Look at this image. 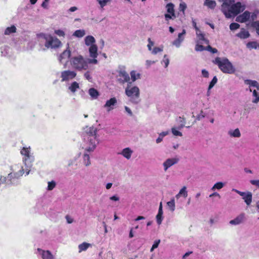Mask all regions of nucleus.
Segmentation results:
<instances>
[{"mask_svg": "<svg viewBox=\"0 0 259 259\" xmlns=\"http://www.w3.org/2000/svg\"><path fill=\"white\" fill-rule=\"evenodd\" d=\"M222 2L221 10L226 18H230L232 16H236L245 9V6L242 5L240 2L234 4V0H219Z\"/></svg>", "mask_w": 259, "mask_h": 259, "instance_id": "obj_1", "label": "nucleus"}, {"mask_svg": "<svg viewBox=\"0 0 259 259\" xmlns=\"http://www.w3.org/2000/svg\"><path fill=\"white\" fill-rule=\"evenodd\" d=\"M97 130L94 127H87L84 133V139L89 141V146L87 148L88 152L93 151L98 143L96 137Z\"/></svg>", "mask_w": 259, "mask_h": 259, "instance_id": "obj_2", "label": "nucleus"}, {"mask_svg": "<svg viewBox=\"0 0 259 259\" xmlns=\"http://www.w3.org/2000/svg\"><path fill=\"white\" fill-rule=\"evenodd\" d=\"M213 62L217 64L219 69L224 73L233 74L235 71L232 64L227 58L221 59L220 57H217Z\"/></svg>", "mask_w": 259, "mask_h": 259, "instance_id": "obj_3", "label": "nucleus"}, {"mask_svg": "<svg viewBox=\"0 0 259 259\" xmlns=\"http://www.w3.org/2000/svg\"><path fill=\"white\" fill-rule=\"evenodd\" d=\"M24 172V169L21 165H16L15 166V169L13 172L8 174L7 177L1 176L0 177V185L5 183H8L7 181L10 182V183H13L14 179H18L22 176Z\"/></svg>", "mask_w": 259, "mask_h": 259, "instance_id": "obj_4", "label": "nucleus"}, {"mask_svg": "<svg viewBox=\"0 0 259 259\" xmlns=\"http://www.w3.org/2000/svg\"><path fill=\"white\" fill-rule=\"evenodd\" d=\"M125 93L132 103L137 104L140 101V89L137 86L132 87V82L127 83Z\"/></svg>", "mask_w": 259, "mask_h": 259, "instance_id": "obj_5", "label": "nucleus"}, {"mask_svg": "<svg viewBox=\"0 0 259 259\" xmlns=\"http://www.w3.org/2000/svg\"><path fill=\"white\" fill-rule=\"evenodd\" d=\"M72 67L78 70H86L88 67L87 61L80 55L73 57L70 60Z\"/></svg>", "mask_w": 259, "mask_h": 259, "instance_id": "obj_6", "label": "nucleus"}, {"mask_svg": "<svg viewBox=\"0 0 259 259\" xmlns=\"http://www.w3.org/2000/svg\"><path fill=\"white\" fill-rule=\"evenodd\" d=\"M117 80L121 84H124L126 82L128 83L131 82L130 77L128 73L124 70H120L118 72Z\"/></svg>", "mask_w": 259, "mask_h": 259, "instance_id": "obj_7", "label": "nucleus"}, {"mask_svg": "<svg viewBox=\"0 0 259 259\" xmlns=\"http://www.w3.org/2000/svg\"><path fill=\"white\" fill-rule=\"evenodd\" d=\"M76 76V73L74 71L65 70L61 72V77L62 81H68L72 79Z\"/></svg>", "mask_w": 259, "mask_h": 259, "instance_id": "obj_8", "label": "nucleus"}, {"mask_svg": "<svg viewBox=\"0 0 259 259\" xmlns=\"http://www.w3.org/2000/svg\"><path fill=\"white\" fill-rule=\"evenodd\" d=\"M89 53H90V56L93 58V59L91 60L90 61V63H93V64H97L98 61L96 59L98 56V47L97 45H92L89 48Z\"/></svg>", "mask_w": 259, "mask_h": 259, "instance_id": "obj_9", "label": "nucleus"}, {"mask_svg": "<svg viewBox=\"0 0 259 259\" xmlns=\"http://www.w3.org/2000/svg\"><path fill=\"white\" fill-rule=\"evenodd\" d=\"M37 36L38 37H41L46 40L45 46L47 48H53V42L55 37H53L51 35H46L45 34H39Z\"/></svg>", "mask_w": 259, "mask_h": 259, "instance_id": "obj_10", "label": "nucleus"}, {"mask_svg": "<svg viewBox=\"0 0 259 259\" xmlns=\"http://www.w3.org/2000/svg\"><path fill=\"white\" fill-rule=\"evenodd\" d=\"M37 36L38 37H41L46 40L45 46L47 48H53V42L55 37H53L51 35H46L45 34H39Z\"/></svg>", "mask_w": 259, "mask_h": 259, "instance_id": "obj_11", "label": "nucleus"}, {"mask_svg": "<svg viewBox=\"0 0 259 259\" xmlns=\"http://www.w3.org/2000/svg\"><path fill=\"white\" fill-rule=\"evenodd\" d=\"M179 159L177 158H168L163 163V166L165 171H166L168 168L170 167L172 165L176 164L178 162Z\"/></svg>", "mask_w": 259, "mask_h": 259, "instance_id": "obj_12", "label": "nucleus"}, {"mask_svg": "<svg viewBox=\"0 0 259 259\" xmlns=\"http://www.w3.org/2000/svg\"><path fill=\"white\" fill-rule=\"evenodd\" d=\"M117 104V100L115 97L112 98L107 100L104 105V107L107 108V111L109 112L114 109L113 106Z\"/></svg>", "mask_w": 259, "mask_h": 259, "instance_id": "obj_13", "label": "nucleus"}, {"mask_svg": "<svg viewBox=\"0 0 259 259\" xmlns=\"http://www.w3.org/2000/svg\"><path fill=\"white\" fill-rule=\"evenodd\" d=\"M21 154L24 156L23 158V161H24L25 164L26 165L27 161L30 159V148L23 147L22 149L21 150Z\"/></svg>", "mask_w": 259, "mask_h": 259, "instance_id": "obj_14", "label": "nucleus"}, {"mask_svg": "<svg viewBox=\"0 0 259 259\" xmlns=\"http://www.w3.org/2000/svg\"><path fill=\"white\" fill-rule=\"evenodd\" d=\"M185 33L186 31L185 29H183L182 32L178 34V37L174 41V45H176L177 47H179L181 43L184 40V37L183 36L185 34Z\"/></svg>", "mask_w": 259, "mask_h": 259, "instance_id": "obj_15", "label": "nucleus"}, {"mask_svg": "<svg viewBox=\"0 0 259 259\" xmlns=\"http://www.w3.org/2000/svg\"><path fill=\"white\" fill-rule=\"evenodd\" d=\"M131 78L130 80H131V82H135L136 80L138 79H140L141 77V74L140 73L138 72L136 70H132L130 72Z\"/></svg>", "mask_w": 259, "mask_h": 259, "instance_id": "obj_16", "label": "nucleus"}, {"mask_svg": "<svg viewBox=\"0 0 259 259\" xmlns=\"http://www.w3.org/2000/svg\"><path fill=\"white\" fill-rule=\"evenodd\" d=\"M244 218V214L241 213L237 216L235 219L230 221V224L231 225H238L240 224Z\"/></svg>", "mask_w": 259, "mask_h": 259, "instance_id": "obj_17", "label": "nucleus"}, {"mask_svg": "<svg viewBox=\"0 0 259 259\" xmlns=\"http://www.w3.org/2000/svg\"><path fill=\"white\" fill-rule=\"evenodd\" d=\"M236 36L241 39H245L250 36L249 32L244 28H242L240 32L236 34Z\"/></svg>", "mask_w": 259, "mask_h": 259, "instance_id": "obj_18", "label": "nucleus"}, {"mask_svg": "<svg viewBox=\"0 0 259 259\" xmlns=\"http://www.w3.org/2000/svg\"><path fill=\"white\" fill-rule=\"evenodd\" d=\"M85 44L88 46H91L92 45H95V39L92 35H88L85 37L84 39Z\"/></svg>", "mask_w": 259, "mask_h": 259, "instance_id": "obj_19", "label": "nucleus"}, {"mask_svg": "<svg viewBox=\"0 0 259 259\" xmlns=\"http://www.w3.org/2000/svg\"><path fill=\"white\" fill-rule=\"evenodd\" d=\"M132 151L130 149V148H126L122 150L121 152V154L127 159H129L132 153Z\"/></svg>", "mask_w": 259, "mask_h": 259, "instance_id": "obj_20", "label": "nucleus"}, {"mask_svg": "<svg viewBox=\"0 0 259 259\" xmlns=\"http://www.w3.org/2000/svg\"><path fill=\"white\" fill-rule=\"evenodd\" d=\"M166 8L167 13L171 14L174 18H176L174 10V5L171 3H168L166 5Z\"/></svg>", "mask_w": 259, "mask_h": 259, "instance_id": "obj_21", "label": "nucleus"}, {"mask_svg": "<svg viewBox=\"0 0 259 259\" xmlns=\"http://www.w3.org/2000/svg\"><path fill=\"white\" fill-rule=\"evenodd\" d=\"M196 35L199 39V41H204V44L206 45L209 44V40L205 38L204 34L202 33L201 31L200 32L199 31L196 32Z\"/></svg>", "mask_w": 259, "mask_h": 259, "instance_id": "obj_22", "label": "nucleus"}, {"mask_svg": "<svg viewBox=\"0 0 259 259\" xmlns=\"http://www.w3.org/2000/svg\"><path fill=\"white\" fill-rule=\"evenodd\" d=\"M71 55V52L69 50L64 51L59 56V61L62 62L63 59H68Z\"/></svg>", "mask_w": 259, "mask_h": 259, "instance_id": "obj_23", "label": "nucleus"}, {"mask_svg": "<svg viewBox=\"0 0 259 259\" xmlns=\"http://www.w3.org/2000/svg\"><path fill=\"white\" fill-rule=\"evenodd\" d=\"M204 5L210 9H214L216 6V3L214 1L212 0L205 1Z\"/></svg>", "mask_w": 259, "mask_h": 259, "instance_id": "obj_24", "label": "nucleus"}, {"mask_svg": "<svg viewBox=\"0 0 259 259\" xmlns=\"http://www.w3.org/2000/svg\"><path fill=\"white\" fill-rule=\"evenodd\" d=\"M243 199L247 205H250L252 201V194L250 192L247 193V194H245L243 197Z\"/></svg>", "mask_w": 259, "mask_h": 259, "instance_id": "obj_25", "label": "nucleus"}, {"mask_svg": "<svg viewBox=\"0 0 259 259\" xmlns=\"http://www.w3.org/2000/svg\"><path fill=\"white\" fill-rule=\"evenodd\" d=\"M16 27L14 25H12L11 27H8L5 31V35H9L13 33H15L16 32Z\"/></svg>", "mask_w": 259, "mask_h": 259, "instance_id": "obj_26", "label": "nucleus"}, {"mask_svg": "<svg viewBox=\"0 0 259 259\" xmlns=\"http://www.w3.org/2000/svg\"><path fill=\"white\" fill-rule=\"evenodd\" d=\"M41 256L43 259H53L54 257L51 252L49 250L42 251Z\"/></svg>", "mask_w": 259, "mask_h": 259, "instance_id": "obj_27", "label": "nucleus"}, {"mask_svg": "<svg viewBox=\"0 0 259 259\" xmlns=\"http://www.w3.org/2000/svg\"><path fill=\"white\" fill-rule=\"evenodd\" d=\"M89 93L90 95L94 99H96L99 96V94L97 90L94 88L89 89Z\"/></svg>", "mask_w": 259, "mask_h": 259, "instance_id": "obj_28", "label": "nucleus"}, {"mask_svg": "<svg viewBox=\"0 0 259 259\" xmlns=\"http://www.w3.org/2000/svg\"><path fill=\"white\" fill-rule=\"evenodd\" d=\"M79 88L78 83L76 81L73 82L71 85L69 87V90L72 93H74L76 91L77 89Z\"/></svg>", "mask_w": 259, "mask_h": 259, "instance_id": "obj_29", "label": "nucleus"}, {"mask_svg": "<svg viewBox=\"0 0 259 259\" xmlns=\"http://www.w3.org/2000/svg\"><path fill=\"white\" fill-rule=\"evenodd\" d=\"M90 246L91 244L87 242H83L78 246L79 252H80L82 251L86 250Z\"/></svg>", "mask_w": 259, "mask_h": 259, "instance_id": "obj_30", "label": "nucleus"}, {"mask_svg": "<svg viewBox=\"0 0 259 259\" xmlns=\"http://www.w3.org/2000/svg\"><path fill=\"white\" fill-rule=\"evenodd\" d=\"M245 83L247 84H249L250 86L256 87L257 90H259V85L256 81L247 79L245 80Z\"/></svg>", "mask_w": 259, "mask_h": 259, "instance_id": "obj_31", "label": "nucleus"}, {"mask_svg": "<svg viewBox=\"0 0 259 259\" xmlns=\"http://www.w3.org/2000/svg\"><path fill=\"white\" fill-rule=\"evenodd\" d=\"M180 195H182L185 198L187 197L188 193L186 191V187L184 186L180 191L179 193L176 195V197L178 198Z\"/></svg>", "mask_w": 259, "mask_h": 259, "instance_id": "obj_32", "label": "nucleus"}, {"mask_svg": "<svg viewBox=\"0 0 259 259\" xmlns=\"http://www.w3.org/2000/svg\"><path fill=\"white\" fill-rule=\"evenodd\" d=\"M229 134L233 137L239 138L241 136V134L238 128L235 129L233 131H230Z\"/></svg>", "mask_w": 259, "mask_h": 259, "instance_id": "obj_33", "label": "nucleus"}, {"mask_svg": "<svg viewBox=\"0 0 259 259\" xmlns=\"http://www.w3.org/2000/svg\"><path fill=\"white\" fill-rule=\"evenodd\" d=\"M85 35V31L84 30H76L74 33L73 35L77 37H82Z\"/></svg>", "mask_w": 259, "mask_h": 259, "instance_id": "obj_34", "label": "nucleus"}, {"mask_svg": "<svg viewBox=\"0 0 259 259\" xmlns=\"http://www.w3.org/2000/svg\"><path fill=\"white\" fill-rule=\"evenodd\" d=\"M253 97L254 98L252 102L254 103H257L259 102V93L256 90H254L252 93Z\"/></svg>", "mask_w": 259, "mask_h": 259, "instance_id": "obj_35", "label": "nucleus"}, {"mask_svg": "<svg viewBox=\"0 0 259 259\" xmlns=\"http://www.w3.org/2000/svg\"><path fill=\"white\" fill-rule=\"evenodd\" d=\"M61 44V41L57 37H55L53 42V48H59Z\"/></svg>", "mask_w": 259, "mask_h": 259, "instance_id": "obj_36", "label": "nucleus"}, {"mask_svg": "<svg viewBox=\"0 0 259 259\" xmlns=\"http://www.w3.org/2000/svg\"><path fill=\"white\" fill-rule=\"evenodd\" d=\"M83 163L86 166H88L91 164L89 155L84 154L83 156Z\"/></svg>", "mask_w": 259, "mask_h": 259, "instance_id": "obj_37", "label": "nucleus"}, {"mask_svg": "<svg viewBox=\"0 0 259 259\" xmlns=\"http://www.w3.org/2000/svg\"><path fill=\"white\" fill-rule=\"evenodd\" d=\"M218 81V78L216 76H214L211 81H210L208 88V92L209 90H210L211 88L213 87V86L216 84Z\"/></svg>", "mask_w": 259, "mask_h": 259, "instance_id": "obj_38", "label": "nucleus"}, {"mask_svg": "<svg viewBox=\"0 0 259 259\" xmlns=\"http://www.w3.org/2000/svg\"><path fill=\"white\" fill-rule=\"evenodd\" d=\"M167 205L170 208V210L174 211L175 209V202L174 199L167 202Z\"/></svg>", "mask_w": 259, "mask_h": 259, "instance_id": "obj_39", "label": "nucleus"}, {"mask_svg": "<svg viewBox=\"0 0 259 259\" xmlns=\"http://www.w3.org/2000/svg\"><path fill=\"white\" fill-rule=\"evenodd\" d=\"M257 44L255 41H250L247 44V48L249 49H256Z\"/></svg>", "mask_w": 259, "mask_h": 259, "instance_id": "obj_40", "label": "nucleus"}, {"mask_svg": "<svg viewBox=\"0 0 259 259\" xmlns=\"http://www.w3.org/2000/svg\"><path fill=\"white\" fill-rule=\"evenodd\" d=\"M187 8V5L185 3L182 2L180 4L179 11L183 12V14H185V11Z\"/></svg>", "mask_w": 259, "mask_h": 259, "instance_id": "obj_41", "label": "nucleus"}, {"mask_svg": "<svg viewBox=\"0 0 259 259\" xmlns=\"http://www.w3.org/2000/svg\"><path fill=\"white\" fill-rule=\"evenodd\" d=\"M206 47H204L203 46H202V45H200V44H196V46H195V51L198 52H201V51H204V50H206Z\"/></svg>", "mask_w": 259, "mask_h": 259, "instance_id": "obj_42", "label": "nucleus"}, {"mask_svg": "<svg viewBox=\"0 0 259 259\" xmlns=\"http://www.w3.org/2000/svg\"><path fill=\"white\" fill-rule=\"evenodd\" d=\"M56 183L54 181L48 182V190H52L56 186Z\"/></svg>", "mask_w": 259, "mask_h": 259, "instance_id": "obj_43", "label": "nucleus"}, {"mask_svg": "<svg viewBox=\"0 0 259 259\" xmlns=\"http://www.w3.org/2000/svg\"><path fill=\"white\" fill-rule=\"evenodd\" d=\"M240 27V25L237 23H232L230 25V29L231 30H235L239 28Z\"/></svg>", "mask_w": 259, "mask_h": 259, "instance_id": "obj_44", "label": "nucleus"}, {"mask_svg": "<svg viewBox=\"0 0 259 259\" xmlns=\"http://www.w3.org/2000/svg\"><path fill=\"white\" fill-rule=\"evenodd\" d=\"M242 15V17L245 19V21L249 20L250 16V13L246 11H245L243 14H241Z\"/></svg>", "mask_w": 259, "mask_h": 259, "instance_id": "obj_45", "label": "nucleus"}, {"mask_svg": "<svg viewBox=\"0 0 259 259\" xmlns=\"http://www.w3.org/2000/svg\"><path fill=\"white\" fill-rule=\"evenodd\" d=\"M224 186V184L222 182H218L215 183L213 186L212 189H220L222 188Z\"/></svg>", "mask_w": 259, "mask_h": 259, "instance_id": "obj_46", "label": "nucleus"}, {"mask_svg": "<svg viewBox=\"0 0 259 259\" xmlns=\"http://www.w3.org/2000/svg\"><path fill=\"white\" fill-rule=\"evenodd\" d=\"M156 221L158 225H160L162 223L163 217L162 214L160 213H157L156 217Z\"/></svg>", "mask_w": 259, "mask_h": 259, "instance_id": "obj_47", "label": "nucleus"}, {"mask_svg": "<svg viewBox=\"0 0 259 259\" xmlns=\"http://www.w3.org/2000/svg\"><path fill=\"white\" fill-rule=\"evenodd\" d=\"M206 51H209L213 54L217 53L218 52V50L217 49L212 48L210 45H208L206 47Z\"/></svg>", "mask_w": 259, "mask_h": 259, "instance_id": "obj_48", "label": "nucleus"}, {"mask_svg": "<svg viewBox=\"0 0 259 259\" xmlns=\"http://www.w3.org/2000/svg\"><path fill=\"white\" fill-rule=\"evenodd\" d=\"M160 240H157L155 241L151 249H150V251L152 252L154 249L158 247V246L160 243Z\"/></svg>", "mask_w": 259, "mask_h": 259, "instance_id": "obj_49", "label": "nucleus"}, {"mask_svg": "<svg viewBox=\"0 0 259 259\" xmlns=\"http://www.w3.org/2000/svg\"><path fill=\"white\" fill-rule=\"evenodd\" d=\"M171 132H172V133L173 134V135L175 136H180V137L182 136V133L181 132L178 131L175 128H172Z\"/></svg>", "mask_w": 259, "mask_h": 259, "instance_id": "obj_50", "label": "nucleus"}, {"mask_svg": "<svg viewBox=\"0 0 259 259\" xmlns=\"http://www.w3.org/2000/svg\"><path fill=\"white\" fill-rule=\"evenodd\" d=\"M55 33L59 36L64 37L65 36V32L60 29L55 30Z\"/></svg>", "mask_w": 259, "mask_h": 259, "instance_id": "obj_51", "label": "nucleus"}, {"mask_svg": "<svg viewBox=\"0 0 259 259\" xmlns=\"http://www.w3.org/2000/svg\"><path fill=\"white\" fill-rule=\"evenodd\" d=\"M148 44L147 45V47L148 50L151 51L152 50V47L154 45V42L152 41L150 38L148 39Z\"/></svg>", "mask_w": 259, "mask_h": 259, "instance_id": "obj_52", "label": "nucleus"}, {"mask_svg": "<svg viewBox=\"0 0 259 259\" xmlns=\"http://www.w3.org/2000/svg\"><path fill=\"white\" fill-rule=\"evenodd\" d=\"M164 17H165V19L166 21H168L170 19H174L175 18L174 17V16L170 14V13L169 14H165L164 15Z\"/></svg>", "mask_w": 259, "mask_h": 259, "instance_id": "obj_53", "label": "nucleus"}, {"mask_svg": "<svg viewBox=\"0 0 259 259\" xmlns=\"http://www.w3.org/2000/svg\"><path fill=\"white\" fill-rule=\"evenodd\" d=\"M109 0H98L101 7H103L106 5Z\"/></svg>", "mask_w": 259, "mask_h": 259, "instance_id": "obj_54", "label": "nucleus"}, {"mask_svg": "<svg viewBox=\"0 0 259 259\" xmlns=\"http://www.w3.org/2000/svg\"><path fill=\"white\" fill-rule=\"evenodd\" d=\"M162 51V49L160 48L159 47H155L153 49L152 53L154 54H156L158 52H161Z\"/></svg>", "mask_w": 259, "mask_h": 259, "instance_id": "obj_55", "label": "nucleus"}, {"mask_svg": "<svg viewBox=\"0 0 259 259\" xmlns=\"http://www.w3.org/2000/svg\"><path fill=\"white\" fill-rule=\"evenodd\" d=\"M236 21H238V22H241V23H243V22H246L245 19L242 17V15H240L238 16L236 18Z\"/></svg>", "mask_w": 259, "mask_h": 259, "instance_id": "obj_56", "label": "nucleus"}, {"mask_svg": "<svg viewBox=\"0 0 259 259\" xmlns=\"http://www.w3.org/2000/svg\"><path fill=\"white\" fill-rule=\"evenodd\" d=\"M166 55H164L163 62L164 63L165 67H167L169 64V59L166 58Z\"/></svg>", "mask_w": 259, "mask_h": 259, "instance_id": "obj_57", "label": "nucleus"}, {"mask_svg": "<svg viewBox=\"0 0 259 259\" xmlns=\"http://www.w3.org/2000/svg\"><path fill=\"white\" fill-rule=\"evenodd\" d=\"M253 26L256 28V32L259 35V21L254 22Z\"/></svg>", "mask_w": 259, "mask_h": 259, "instance_id": "obj_58", "label": "nucleus"}, {"mask_svg": "<svg viewBox=\"0 0 259 259\" xmlns=\"http://www.w3.org/2000/svg\"><path fill=\"white\" fill-rule=\"evenodd\" d=\"M250 183L253 185L257 186L259 188V180H251Z\"/></svg>", "mask_w": 259, "mask_h": 259, "instance_id": "obj_59", "label": "nucleus"}, {"mask_svg": "<svg viewBox=\"0 0 259 259\" xmlns=\"http://www.w3.org/2000/svg\"><path fill=\"white\" fill-rule=\"evenodd\" d=\"M202 74L203 77H208L209 76V73L205 69H203L202 70Z\"/></svg>", "mask_w": 259, "mask_h": 259, "instance_id": "obj_60", "label": "nucleus"}, {"mask_svg": "<svg viewBox=\"0 0 259 259\" xmlns=\"http://www.w3.org/2000/svg\"><path fill=\"white\" fill-rule=\"evenodd\" d=\"M84 76L85 77V78L87 79H88V80H90L92 78V77L90 74V73L88 71L84 73Z\"/></svg>", "mask_w": 259, "mask_h": 259, "instance_id": "obj_61", "label": "nucleus"}, {"mask_svg": "<svg viewBox=\"0 0 259 259\" xmlns=\"http://www.w3.org/2000/svg\"><path fill=\"white\" fill-rule=\"evenodd\" d=\"M65 218L69 224H71L73 222V220L68 215H66Z\"/></svg>", "mask_w": 259, "mask_h": 259, "instance_id": "obj_62", "label": "nucleus"}, {"mask_svg": "<svg viewBox=\"0 0 259 259\" xmlns=\"http://www.w3.org/2000/svg\"><path fill=\"white\" fill-rule=\"evenodd\" d=\"M158 213H160V214H163L162 202L160 203Z\"/></svg>", "mask_w": 259, "mask_h": 259, "instance_id": "obj_63", "label": "nucleus"}, {"mask_svg": "<svg viewBox=\"0 0 259 259\" xmlns=\"http://www.w3.org/2000/svg\"><path fill=\"white\" fill-rule=\"evenodd\" d=\"M162 134H160L158 137V138L156 139V143H159L162 141L163 137H161Z\"/></svg>", "mask_w": 259, "mask_h": 259, "instance_id": "obj_64", "label": "nucleus"}]
</instances>
